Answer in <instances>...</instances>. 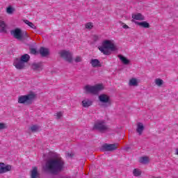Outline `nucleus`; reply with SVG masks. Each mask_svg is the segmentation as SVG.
<instances>
[{
  "label": "nucleus",
  "mask_w": 178,
  "mask_h": 178,
  "mask_svg": "<svg viewBox=\"0 0 178 178\" xmlns=\"http://www.w3.org/2000/svg\"><path fill=\"white\" fill-rule=\"evenodd\" d=\"M8 129V125L5 123L0 122V130H3Z\"/></svg>",
  "instance_id": "7c9ffc66"
},
{
  "label": "nucleus",
  "mask_w": 178,
  "mask_h": 178,
  "mask_svg": "<svg viewBox=\"0 0 178 178\" xmlns=\"http://www.w3.org/2000/svg\"><path fill=\"white\" fill-rule=\"evenodd\" d=\"M98 49L104 54V55H111L112 52L118 51V47L115 44V41L112 40H105L102 42V46Z\"/></svg>",
  "instance_id": "f03ea898"
},
{
  "label": "nucleus",
  "mask_w": 178,
  "mask_h": 178,
  "mask_svg": "<svg viewBox=\"0 0 178 178\" xmlns=\"http://www.w3.org/2000/svg\"><path fill=\"white\" fill-rule=\"evenodd\" d=\"M138 84H140V80L137 78H131L128 83L129 87H138Z\"/></svg>",
  "instance_id": "ddd939ff"
},
{
  "label": "nucleus",
  "mask_w": 178,
  "mask_h": 178,
  "mask_svg": "<svg viewBox=\"0 0 178 178\" xmlns=\"http://www.w3.org/2000/svg\"><path fill=\"white\" fill-rule=\"evenodd\" d=\"M13 66L16 67L18 70H22L26 69V64L20 58H15L13 62Z\"/></svg>",
  "instance_id": "6e6552de"
},
{
  "label": "nucleus",
  "mask_w": 178,
  "mask_h": 178,
  "mask_svg": "<svg viewBox=\"0 0 178 178\" xmlns=\"http://www.w3.org/2000/svg\"><path fill=\"white\" fill-rule=\"evenodd\" d=\"M31 131H33V133H35V131H40L41 127L38 125H32L30 127Z\"/></svg>",
  "instance_id": "cd10ccee"
},
{
  "label": "nucleus",
  "mask_w": 178,
  "mask_h": 178,
  "mask_svg": "<svg viewBox=\"0 0 178 178\" xmlns=\"http://www.w3.org/2000/svg\"><path fill=\"white\" fill-rule=\"evenodd\" d=\"M39 52L41 56L43 57L48 56V55H49V49L48 48L40 47Z\"/></svg>",
  "instance_id": "f3484780"
},
{
  "label": "nucleus",
  "mask_w": 178,
  "mask_h": 178,
  "mask_svg": "<svg viewBox=\"0 0 178 178\" xmlns=\"http://www.w3.org/2000/svg\"><path fill=\"white\" fill-rule=\"evenodd\" d=\"M99 101L102 104V106H104V108H108V106H111L112 105L111 96L106 94H101L99 95Z\"/></svg>",
  "instance_id": "39448f33"
},
{
  "label": "nucleus",
  "mask_w": 178,
  "mask_h": 178,
  "mask_svg": "<svg viewBox=\"0 0 178 178\" xmlns=\"http://www.w3.org/2000/svg\"><path fill=\"white\" fill-rule=\"evenodd\" d=\"M31 178H38L40 177V174L38 173V168L37 167H33L31 171Z\"/></svg>",
  "instance_id": "a211bd4d"
},
{
  "label": "nucleus",
  "mask_w": 178,
  "mask_h": 178,
  "mask_svg": "<svg viewBox=\"0 0 178 178\" xmlns=\"http://www.w3.org/2000/svg\"><path fill=\"white\" fill-rule=\"evenodd\" d=\"M32 69L33 70H36L38 72H40V70H42V63H33L32 65Z\"/></svg>",
  "instance_id": "412c9836"
},
{
  "label": "nucleus",
  "mask_w": 178,
  "mask_h": 178,
  "mask_svg": "<svg viewBox=\"0 0 178 178\" xmlns=\"http://www.w3.org/2000/svg\"><path fill=\"white\" fill-rule=\"evenodd\" d=\"M34 99H35V93L30 92L25 95H21L18 97V104L23 105H31Z\"/></svg>",
  "instance_id": "20e7f679"
},
{
  "label": "nucleus",
  "mask_w": 178,
  "mask_h": 178,
  "mask_svg": "<svg viewBox=\"0 0 178 178\" xmlns=\"http://www.w3.org/2000/svg\"><path fill=\"white\" fill-rule=\"evenodd\" d=\"M118 58L124 65H129L130 63V60L122 55H119Z\"/></svg>",
  "instance_id": "5701e85b"
},
{
  "label": "nucleus",
  "mask_w": 178,
  "mask_h": 178,
  "mask_svg": "<svg viewBox=\"0 0 178 178\" xmlns=\"http://www.w3.org/2000/svg\"><path fill=\"white\" fill-rule=\"evenodd\" d=\"M90 63L92 67H101L102 66L101 61L97 58H92Z\"/></svg>",
  "instance_id": "4468645a"
},
{
  "label": "nucleus",
  "mask_w": 178,
  "mask_h": 178,
  "mask_svg": "<svg viewBox=\"0 0 178 178\" xmlns=\"http://www.w3.org/2000/svg\"><path fill=\"white\" fill-rule=\"evenodd\" d=\"M132 20H134L135 22L136 20H139V21L145 20V17H144V15H143L140 13H134L132 14Z\"/></svg>",
  "instance_id": "2eb2a0df"
},
{
  "label": "nucleus",
  "mask_w": 178,
  "mask_h": 178,
  "mask_svg": "<svg viewBox=\"0 0 178 178\" xmlns=\"http://www.w3.org/2000/svg\"><path fill=\"white\" fill-rule=\"evenodd\" d=\"M13 12H15V8H12V6H9L8 8H7L6 13L8 15H12V13H13Z\"/></svg>",
  "instance_id": "c756f323"
},
{
  "label": "nucleus",
  "mask_w": 178,
  "mask_h": 178,
  "mask_svg": "<svg viewBox=\"0 0 178 178\" xmlns=\"http://www.w3.org/2000/svg\"><path fill=\"white\" fill-rule=\"evenodd\" d=\"M65 168V161L63 159L59 156H56L53 158L49 159L44 165L43 170L47 173L51 175H57L59 172H62Z\"/></svg>",
  "instance_id": "f257e3e1"
},
{
  "label": "nucleus",
  "mask_w": 178,
  "mask_h": 178,
  "mask_svg": "<svg viewBox=\"0 0 178 178\" xmlns=\"http://www.w3.org/2000/svg\"><path fill=\"white\" fill-rule=\"evenodd\" d=\"M0 33H6V24L3 21L0 22Z\"/></svg>",
  "instance_id": "b1692460"
},
{
  "label": "nucleus",
  "mask_w": 178,
  "mask_h": 178,
  "mask_svg": "<svg viewBox=\"0 0 178 178\" xmlns=\"http://www.w3.org/2000/svg\"><path fill=\"white\" fill-rule=\"evenodd\" d=\"M102 148L104 151H115V149H118V144L106 143L102 145Z\"/></svg>",
  "instance_id": "9d476101"
},
{
  "label": "nucleus",
  "mask_w": 178,
  "mask_h": 178,
  "mask_svg": "<svg viewBox=\"0 0 178 178\" xmlns=\"http://www.w3.org/2000/svg\"><path fill=\"white\" fill-rule=\"evenodd\" d=\"M85 27L88 30H91L92 27H94V24H92V22H88L85 24Z\"/></svg>",
  "instance_id": "c85d7f7f"
},
{
  "label": "nucleus",
  "mask_w": 178,
  "mask_h": 178,
  "mask_svg": "<svg viewBox=\"0 0 178 178\" xmlns=\"http://www.w3.org/2000/svg\"><path fill=\"white\" fill-rule=\"evenodd\" d=\"M91 105H92V100L90 99H84L82 101V106H83V108H88L91 106Z\"/></svg>",
  "instance_id": "6ab92c4d"
},
{
  "label": "nucleus",
  "mask_w": 178,
  "mask_h": 178,
  "mask_svg": "<svg viewBox=\"0 0 178 178\" xmlns=\"http://www.w3.org/2000/svg\"><path fill=\"white\" fill-rule=\"evenodd\" d=\"M81 60H83V58H81V56H76L74 58V62H76V63H79V62H81Z\"/></svg>",
  "instance_id": "72a5a7b5"
},
{
  "label": "nucleus",
  "mask_w": 178,
  "mask_h": 178,
  "mask_svg": "<svg viewBox=\"0 0 178 178\" xmlns=\"http://www.w3.org/2000/svg\"><path fill=\"white\" fill-rule=\"evenodd\" d=\"M132 23H135V24H137L138 26H140V27H143V29H149L150 25L149 23L143 21L141 22L135 21L134 19H131Z\"/></svg>",
  "instance_id": "f8f14e48"
},
{
  "label": "nucleus",
  "mask_w": 178,
  "mask_h": 178,
  "mask_svg": "<svg viewBox=\"0 0 178 178\" xmlns=\"http://www.w3.org/2000/svg\"><path fill=\"white\" fill-rule=\"evenodd\" d=\"M24 23H25V24H27V26L31 27V29H33V30H35V29H37V27H35V25H34V24H33L32 22H31L27 19H24Z\"/></svg>",
  "instance_id": "a878e982"
},
{
  "label": "nucleus",
  "mask_w": 178,
  "mask_h": 178,
  "mask_svg": "<svg viewBox=\"0 0 178 178\" xmlns=\"http://www.w3.org/2000/svg\"><path fill=\"white\" fill-rule=\"evenodd\" d=\"M136 131L139 134V136H141V134H143V131H144V124L143 123L138 122L137 124Z\"/></svg>",
  "instance_id": "aec40b11"
},
{
  "label": "nucleus",
  "mask_w": 178,
  "mask_h": 178,
  "mask_svg": "<svg viewBox=\"0 0 178 178\" xmlns=\"http://www.w3.org/2000/svg\"><path fill=\"white\" fill-rule=\"evenodd\" d=\"M92 40L95 42L99 41V40H101V36L100 35H94L92 36Z\"/></svg>",
  "instance_id": "2f4dec72"
},
{
  "label": "nucleus",
  "mask_w": 178,
  "mask_h": 178,
  "mask_svg": "<svg viewBox=\"0 0 178 178\" xmlns=\"http://www.w3.org/2000/svg\"><path fill=\"white\" fill-rule=\"evenodd\" d=\"M105 87L104 84L98 83L95 86L86 85L83 87V90L86 94H93L97 95L99 92L102 91Z\"/></svg>",
  "instance_id": "7ed1b4c3"
},
{
  "label": "nucleus",
  "mask_w": 178,
  "mask_h": 178,
  "mask_svg": "<svg viewBox=\"0 0 178 178\" xmlns=\"http://www.w3.org/2000/svg\"><path fill=\"white\" fill-rule=\"evenodd\" d=\"M149 161V157L147 156H143L139 158V162L140 163H142V165H148Z\"/></svg>",
  "instance_id": "dca6fc26"
},
{
  "label": "nucleus",
  "mask_w": 178,
  "mask_h": 178,
  "mask_svg": "<svg viewBox=\"0 0 178 178\" xmlns=\"http://www.w3.org/2000/svg\"><path fill=\"white\" fill-rule=\"evenodd\" d=\"M122 28L125 29L126 30H127L128 29H129V26H127V24L122 23Z\"/></svg>",
  "instance_id": "c9c22d12"
},
{
  "label": "nucleus",
  "mask_w": 178,
  "mask_h": 178,
  "mask_svg": "<svg viewBox=\"0 0 178 178\" xmlns=\"http://www.w3.org/2000/svg\"><path fill=\"white\" fill-rule=\"evenodd\" d=\"M10 170H12V165L0 162V175L8 173V172H10Z\"/></svg>",
  "instance_id": "1a4fd4ad"
},
{
  "label": "nucleus",
  "mask_w": 178,
  "mask_h": 178,
  "mask_svg": "<svg viewBox=\"0 0 178 178\" xmlns=\"http://www.w3.org/2000/svg\"><path fill=\"white\" fill-rule=\"evenodd\" d=\"M154 83L157 87H162V86H163V80L159 78L156 79Z\"/></svg>",
  "instance_id": "393cba45"
},
{
  "label": "nucleus",
  "mask_w": 178,
  "mask_h": 178,
  "mask_svg": "<svg viewBox=\"0 0 178 178\" xmlns=\"http://www.w3.org/2000/svg\"><path fill=\"white\" fill-rule=\"evenodd\" d=\"M11 34H13V35L17 40H22V38H23V35H22V30L20 29H15L11 31Z\"/></svg>",
  "instance_id": "9b49d317"
},
{
  "label": "nucleus",
  "mask_w": 178,
  "mask_h": 178,
  "mask_svg": "<svg viewBox=\"0 0 178 178\" xmlns=\"http://www.w3.org/2000/svg\"><path fill=\"white\" fill-rule=\"evenodd\" d=\"M94 130H98L99 131H106L108 130V125L105 123L104 120H98L95 122L93 126Z\"/></svg>",
  "instance_id": "423d86ee"
},
{
  "label": "nucleus",
  "mask_w": 178,
  "mask_h": 178,
  "mask_svg": "<svg viewBox=\"0 0 178 178\" xmlns=\"http://www.w3.org/2000/svg\"><path fill=\"white\" fill-rule=\"evenodd\" d=\"M142 174L143 171H141V170L139 168H134L132 171V175L135 177H140V176H141Z\"/></svg>",
  "instance_id": "4be33fe9"
},
{
  "label": "nucleus",
  "mask_w": 178,
  "mask_h": 178,
  "mask_svg": "<svg viewBox=\"0 0 178 178\" xmlns=\"http://www.w3.org/2000/svg\"><path fill=\"white\" fill-rule=\"evenodd\" d=\"M62 116H63V113H62L61 111L58 112V113L56 114V119H60V118H62Z\"/></svg>",
  "instance_id": "473e14b6"
},
{
  "label": "nucleus",
  "mask_w": 178,
  "mask_h": 178,
  "mask_svg": "<svg viewBox=\"0 0 178 178\" xmlns=\"http://www.w3.org/2000/svg\"><path fill=\"white\" fill-rule=\"evenodd\" d=\"M175 155L178 156V147L175 149Z\"/></svg>",
  "instance_id": "4c0bfd02"
},
{
  "label": "nucleus",
  "mask_w": 178,
  "mask_h": 178,
  "mask_svg": "<svg viewBox=\"0 0 178 178\" xmlns=\"http://www.w3.org/2000/svg\"><path fill=\"white\" fill-rule=\"evenodd\" d=\"M20 60L24 63H27L30 60V56L29 54H24L22 56H21Z\"/></svg>",
  "instance_id": "bb28decb"
},
{
  "label": "nucleus",
  "mask_w": 178,
  "mask_h": 178,
  "mask_svg": "<svg viewBox=\"0 0 178 178\" xmlns=\"http://www.w3.org/2000/svg\"><path fill=\"white\" fill-rule=\"evenodd\" d=\"M31 54L35 55V54H37V50L35 49H31Z\"/></svg>",
  "instance_id": "f704fd0d"
},
{
  "label": "nucleus",
  "mask_w": 178,
  "mask_h": 178,
  "mask_svg": "<svg viewBox=\"0 0 178 178\" xmlns=\"http://www.w3.org/2000/svg\"><path fill=\"white\" fill-rule=\"evenodd\" d=\"M67 156L69 157V158H72V156H73V154L72 153H67Z\"/></svg>",
  "instance_id": "e433bc0d"
},
{
  "label": "nucleus",
  "mask_w": 178,
  "mask_h": 178,
  "mask_svg": "<svg viewBox=\"0 0 178 178\" xmlns=\"http://www.w3.org/2000/svg\"><path fill=\"white\" fill-rule=\"evenodd\" d=\"M59 55L63 59H65L66 62L72 63L73 62V54L69 51L61 50L59 52Z\"/></svg>",
  "instance_id": "0eeeda50"
}]
</instances>
